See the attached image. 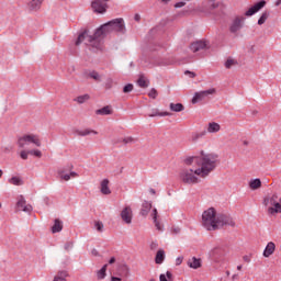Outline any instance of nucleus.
<instances>
[{
	"label": "nucleus",
	"instance_id": "338daca9",
	"mask_svg": "<svg viewBox=\"0 0 281 281\" xmlns=\"http://www.w3.org/2000/svg\"><path fill=\"white\" fill-rule=\"evenodd\" d=\"M92 254H93L94 256H98V250L93 249V250H92Z\"/></svg>",
	"mask_w": 281,
	"mask_h": 281
},
{
	"label": "nucleus",
	"instance_id": "39448f33",
	"mask_svg": "<svg viewBox=\"0 0 281 281\" xmlns=\"http://www.w3.org/2000/svg\"><path fill=\"white\" fill-rule=\"evenodd\" d=\"M180 180L182 183H187V186H194L199 183V173H196V169L186 168L180 171Z\"/></svg>",
	"mask_w": 281,
	"mask_h": 281
},
{
	"label": "nucleus",
	"instance_id": "7ed1b4c3",
	"mask_svg": "<svg viewBox=\"0 0 281 281\" xmlns=\"http://www.w3.org/2000/svg\"><path fill=\"white\" fill-rule=\"evenodd\" d=\"M111 32H119L120 34H124V32H126L124 19L117 18L101 25L94 32L93 37H89L90 42L92 43V46L95 47V49H102V40L106 34H111Z\"/></svg>",
	"mask_w": 281,
	"mask_h": 281
},
{
	"label": "nucleus",
	"instance_id": "6e6d98bb",
	"mask_svg": "<svg viewBox=\"0 0 281 281\" xmlns=\"http://www.w3.org/2000/svg\"><path fill=\"white\" fill-rule=\"evenodd\" d=\"M184 74H186V75H189L190 78H195V77H196V74H194V72H192V71H190V70H187Z\"/></svg>",
	"mask_w": 281,
	"mask_h": 281
},
{
	"label": "nucleus",
	"instance_id": "603ef678",
	"mask_svg": "<svg viewBox=\"0 0 281 281\" xmlns=\"http://www.w3.org/2000/svg\"><path fill=\"white\" fill-rule=\"evenodd\" d=\"M183 5H186V2L180 1L175 4V8H183Z\"/></svg>",
	"mask_w": 281,
	"mask_h": 281
},
{
	"label": "nucleus",
	"instance_id": "0e129e2a",
	"mask_svg": "<svg viewBox=\"0 0 281 281\" xmlns=\"http://www.w3.org/2000/svg\"><path fill=\"white\" fill-rule=\"evenodd\" d=\"M276 5L278 7V5H281V0H277L276 1Z\"/></svg>",
	"mask_w": 281,
	"mask_h": 281
},
{
	"label": "nucleus",
	"instance_id": "49530a36",
	"mask_svg": "<svg viewBox=\"0 0 281 281\" xmlns=\"http://www.w3.org/2000/svg\"><path fill=\"white\" fill-rule=\"evenodd\" d=\"M154 225L156 229H158V232H164V226L161 225V223H159V221L154 220Z\"/></svg>",
	"mask_w": 281,
	"mask_h": 281
},
{
	"label": "nucleus",
	"instance_id": "f3484780",
	"mask_svg": "<svg viewBox=\"0 0 281 281\" xmlns=\"http://www.w3.org/2000/svg\"><path fill=\"white\" fill-rule=\"evenodd\" d=\"M207 133L214 134V133H220L221 132V124L216 122H210L207 124L206 128Z\"/></svg>",
	"mask_w": 281,
	"mask_h": 281
},
{
	"label": "nucleus",
	"instance_id": "7c9ffc66",
	"mask_svg": "<svg viewBox=\"0 0 281 281\" xmlns=\"http://www.w3.org/2000/svg\"><path fill=\"white\" fill-rule=\"evenodd\" d=\"M87 76L88 78H92V80H95V82H102V75H100L95 70L88 72Z\"/></svg>",
	"mask_w": 281,
	"mask_h": 281
},
{
	"label": "nucleus",
	"instance_id": "13d9d810",
	"mask_svg": "<svg viewBox=\"0 0 281 281\" xmlns=\"http://www.w3.org/2000/svg\"><path fill=\"white\" fill-rule=\"evenodd\" d=\"M111 281H122V278H120V277H112Z\"/></svg>",
	"mask_w": 281,
	"mask_h": 281
},
{
	"label": "nucleus",
	"instance_id": "bb28decb",
	"mask_svg": "<svg viewBox=\"0 0 281 281\" xmlns=\"http://www.w3.org/2000/svg\"><path fill=\"white\" fill-rule=\"evenodd\" d=\"M67 276H69V273H67V271H65V270L58 271L56 273V276L54 277L53 281H67Z\"/></svg>",
	"mask_w": 281,
	"mask_h": 281
},
{
	"label": "nucleus",
	"instance_id": "2eb2a0df",
	"mask_svg": "<svg viewBox=\"0 0 281 281\" xmlns=\"http://www.w3.org/2000/svg\"><path fill=\"white\" fill-rule=\"evenodd\" d=\"M147 115L148 117H168L170 116V112H159V109L154 108Z\"/></svg>",
	"mask_w": 281,
	"mask_h": 281
},
{
	"label": "nucleus",
	"instance_id": "e433bc0d",
	"mask_svg": "<svg viewBox=\"0 0 281 281\" xmlns=\"http://www.w3.org/2000/svg\"><path fill=\"white\" fill-rule=\"evenodd\" d=\"M205 135V133H193L191 135V142H199V139H201V137H203Z\"/></svg>",
	"mask_w": 281,
	"mask_h": 281
},
{
	"label": "nucleus",
	"instance_id": "de8ad7c7",
	"mask_svg": "<svg viewBox=\"0 0 281 281\" xmlns=\"http://www.w3.org/2000/svg\"><path fill=\"white\" fill-rule=\"evenodd\" d=\"M64 248L66 249V251H69L70 249H74V243L72 241L66 243Z\"/></svg>",
	"mask_w": 281,
	"mask_h": 281
},
{
	"label": "nucleus",
	"instance_id": "412c9836",
	"mask_svg": "<svg viewBox=\"0 0 281 281\" xmlns=\"http://www.w3.org/2000/svg\"><path fill=\"white\" fill-rule=\"evenodd\" d=\"M77 135H79V137H87V135H98V132L91 128L78 130Z\"/></svg>",
	"mask_w": 281,
	"mask_h": 281
},
{
	"label": "nucleus",
	"instance_id": "b1692460",
	"mask_svg": "<svg viewBox=\"0 0 281 281\" xmlns=\"http://www.w3.org/2000/svg\"><path fill=\"white\" fill-rule=\"evenodd\" d=\"M150 210H153V204L150 202H144L140 210L142 216H148Z\"/></svg>",
	"mask_w": 281,
	"mask_h": 281
},
{
	"label": "nucleus",
	"instance_id": "6e6552de",
	"mask_svg": "<svg viewBox=\"0 0 281 281\" xmlns=\"http://www.w3.org/2000/svg\"><path fill=\"white\" fill-rule=\"evenodd\" d=\"M109 0H94L91 3V8L93 10V12H97V14H104V12H106V8H109V5L106 4Z\"/></svg>",
	"mask_w": 281,
	"mask_h": 281
},
{
	"label": "nucleus",
	"instance_id": "5701e85b",
	"mask_svg": "<svg viewBox=\"0 0 281 281\" xmlns=\"http://www.w3.org/2000/svg\"><path fill=\"white\" fill-rule=\"evenodd\" d=\"M249 188L250 190H259V188H262V181L259 178L252 179L249 181Z\"/></svg>",
	"mask_w": 281,
	"mask_h": 281
},
{
	"label": "nucleus",
	"instance_id": "052dcab7",
	"mask_svg": "<svg viewBox=\"0 0 281 281\" xmlns=\"http://www.w3.org/2000/svg\"><path fill=\"white\" fill-rule=\"evenodd\" d=\"M149 192H150V194H157V192L155 191V189H150Z\"/></svg>",
	"mask_w": 281,
	"mask_h": 281
},
{
	"label": "nucleus",
	"instance_id": "c9c22d12",
	"mask_svg": "<svg viewBox=\"0 0 281 281\" xmlns=\"http://www.w3.org/2000/svg\"><path fill=\"white\" fill-rule=\"evenodd\" d=\"M269 19V13L263 12L258 20V25H265L266 21Z\"/></svg>",
	"mask_w": 281,
	"mask_h": 281
},
{
	"label": "nucleus",
	"instance_id": "3c124183",
	"mask_svg": "<svg viewBox=\"0 0 281 281\" xmlns=\"http://www.w3.org/2000/svg\"><path fill=\"white\" fill-rule=\"evenodd\" d=\"M181 262H183V257H178L176 259V266L179 267V265H181Z\"/></svg>",
	"mask_w": 281,
	"mask_h": 281
},
{
	"label": "nucleus",
	"instance_id": "9d476101",
	"mask_svg": "<svg viewBox=\"0 0 281 281\" xmlns=\"http://www.w3.org/2000/svg\"><path fill=\"white\" fill-rule=\"evenodd\" d=\"M16 207L20 212H32L33 207L32 204H27V202H25V198H23V195H20L16 202Z\"/></svg>",
	"mask_w": 281,
	"mask_h": 281
},
{
	"label": "nucleus",
	"instance_id": "f03ea898",
	"mask_svg": "<svg viewBox=\"0 0 281 281\" xmlns=\"http://www.w3.org/2000/svg\"><path fill=\"white\" fill-rule=\"evenodd\" d=\"M224 225L234 227L236 223L229 215L217 214L215 207H210L202 213V227L207 229V232H216V229H221Z\"/></svg>",
	"mask_w": 281,
	"mask_h": 281
},
{
	"label": "nucleus",
	"instance_id": "393cba45",
	"mask_svg": "<svg viewBox=\"0 0 281 281\" xmlns=\"http://www.w3.org/2000/svg\"><path fill=\"white\" fill-rule=\"evenodd\" d=\"M91 100V95L89 94H81L74 99V102H77V104H85V102H89Z\"/></svg>",
	"mask_w": 281,
	"mask_h": 281
},
{
	"label": "nucleus",
	"instance_id": "c85d7f7f",
	"mask_svg": "<svg viewBox=\"0 0 281 281\" xmlns=\"http://www.w3.org/2000/svg\"><path fill=\"white\" fill-rule=\"evenodd\" d=\"M52 232L53 234H58L59 232H63V222L60 220H55Z\"/></svg>",
	"mask_w": 281,
	"mask_h": 281
},
{
	"label": "nucleus",
	"instance_id": "20e7f679",
	"mask_svg": "<svg viewBox=\"0 0 281 281\" xmlns=\"http://www.w3.org/2000/svg\"><path fill=\"white\" fill-rule=\"evenodd\" d=\"M18 146L19 148H25V146H30V144H33V146H36L37 148H41L43 144L41 143V136L36 134H24L18 138Z\"/></svg>",
	"mask_w": 281,
	"mask_h": 281
},
{
	"label": "nucleus",
	"instance_id": "dca6fc26",
	"mask_svg": "<svg viewBox=\"0 0 281 281\" xmlns=\"http://www.w3.org/2000/svg\"><path fill=\"white\" fill-rule=\"evenodd\" d=\"M187 265L190 269H201V258L191 257L188 259Z\"/></svg>",
	"mask_w": 281,
	"mask_h": 281
},
{
	"label": "nucleus",
	"instance_id": "4be33fe9",
	"mask_svg": "<svg viewBox=\"0 0 281 281\" xmlns=\"http://www.w3.org/2000/svg\"><path fill=\"white\" fill-rule=\"evenodd\" d=\"M269 214H281V201L274 203L268 209Z\"/></svg>",
	"mask_w": 281,
	"mask_h": 281
},
{
	"label": "nucleus",
	"instance_id": "ea45409f",
	"mask_svg": "<svg viewBox=\"0 0 281 281\" xmlns=\"http://www.w3.org/2000/svg\"><path fill=\"white\" fill-rule=\"evenodd\" d=\"M58 175L60 179H63L64 181H69V179H71L70 173H65L64 171H59Z\"/></svg>",
	"mask_w": 281,
	"mask_h": 281
},
{
	"label": "nucleus",
	"instance_id": "cd10ccee",
	"mask_svg": "<svg viewBox=\"0 0 281 281\" xmlns=\"http://www.w3.org/2000/svg\"><path fill=\"white\" fill-rule=\"evenodd\" d=\"M101 192L103 194H111V189L109 188V179H103L101 181Z\"/></svg>",
	"mask_w": 281,
	"mask_h": 281
},
{
	"label": "nucleus",
	"instance_id": "37998d69",
	"mask_svg": "<svg viewBox=\"0 0 281 281\" xmlns=\"http://www.w3.org/2000/svg\"><path fill=\"white\" fill-rule=\"evenodd\" d=\"M94 227L97 232H103L104 231V224L102 222H95Z\"/></svg>",
	"mask_w": 281,
	"mask_h": 281
},
{
	"label": "nucleus",
	"instance_id": "79ce46f5",
	"mask_svg": "<svg viewBox=\"0 0 281 281\" xmlns=\"http://www.w3.org/2000/svg\"><path fill=\"white\" fill-rule=\"evenodd\" d=\"M133 89H134L133 83H127L123 88V93H131V91H133Z\"/></svg>",
	"mask_w": 281,
	"mask_h": 281
},
{
	"label": "nucleus",
	"instance_id": "c03bdc74",
	"mask_svg": "<svg viewBox=\"0 0 281 281\" xmlns=\"http://www.w3.org/2000/svg\"><path fill=\"white\" fill-rule=\"evenodd\" d=\"M148 95L153 99V100H156L157 99V95H158V92L155 88H151L150 91L148 92Z\"/></svg>",
	"mask_w": 281,
	"mask_h": 281
},
{
	"label": "nucleus",
	"instance_id": "c756f323",
	"mask_svg": "<svg viewBox=\"0 0 281 281\" xmlns=\"http://www.w3.org/2000/svg\"><path fill=\"white\" fill-rule=\"evenodd\" d=\"M169 109L173 111V113H181L186 108L181 103H170Z\"/></svg>",
	"mask_w": 281,
	"mask_h": 281
},
{
	"label": "nucleus",
	"instance_id": "69168bd1",
	"mask_svg": "<svg viewBox=\"0 0 281 281\" xmlns=\"http://www.w3.org/2000/svg\"><path fill=\"white\" fill-rule=\"evenodd\" d=\"M162 3H170L171 0H160Z\"/></svg>",
	"mask_w": 281,
	"mask_h": 281
},
{
	"label": "nucleus",
	"instance_id": "6ab92c4d",
	"mask_svg": "<svg viewBox=\"0 0 281 281\" xmlns=\"http://www.w3.org/2000/svg\"><path fill=\"white\" fill-rule=\"evenodd\" d=\"M91 37L93 38V35H91ZM91 37L89 35H87V31H85L83 33L79 34V36L76 41V45H80L85 41V38H88L91 47H93L95 49V46H93V44L91 43V40H90Z\"/></svg>",
	"mask_w": 281,
	"mask_h": 281
},
{
	"label": "nucleus",
	"instance_id": "5fc2aeb1",
	"mask_svg": "<svg viewBox=\"0 0 281 281\" xmlns=\"http://www.w3.org/2000/svg\"><path fill=\"white\" fill-rule=\"evenodd\" d=\"M113 79H108V83H105L106 89H111Z\"/></svg>",
	"mask_w": 281,
	"mask_h": 281
},
{
	"label": "nucleus",
	"instance_id": "a211bd4d",
	"mask_svg": "<svg viewBox=\"0 0 281 281\" xmlns=\"http://www.w3.org/2000/svg\"><path fill=\"white\" fill-rule=\"evenodd\" d=\"M43 1L44 0H31L27 4L29 7V10H32V11H37V10H41V5H43Z\"/></svg>",
	"mask_w": 281,
	"mask_h": 281
},
{
	"label": "nucleus",
	"instance_id": "864d4df0",
	"mask_svg": "<svg viewBox=\"0 0 281 281\" xmlns=\"http://www.w3.org/2000/svg\"><path fill=\"white\" fill-rule=\"evenodd\" d=\"M157 209H154L153 210V213H151V216H153V221H156L157 220Z\"/></svg>",
	"mask_w": 281,
	"mask_h": 281
},
{
	"label": "nucleus",
	"instance_id": "58836bf2",
	"mask_svg": "<svg viewBox=\"0 0 281 281\" xmlns=\"http://www.w3.org/2000/svg\"><path fill=\"white\" fill-rule=\"evenodd\" d=\"M1 150L4 155H9V153H12V150H14V147L12 145H8L1 147Z\"/></svg>",
	"mask_w": 281,
	"mask_h": 281
},
{
	"label": "nucleus",
	"instance_id": "8fccbe9b",
	"mask_svg": "<svg viewBox=\"0 0 281 281\" xmlns=\"http://www.w3.org/2000/svg\"><path fill=\"white\" fill-rule=\"evenodd\" d=\"M244 262H251V256L246 255L243 257Z\"/></svg>",
	"mask_w": 281,
	"mask_h": 281
},
{
	"label": "nucleus",
	"instance_id": "473e14b6",
	"mask_svg": "<svg viewBox=\"0 0 281 281\" xmlns=\"http://www.w3.org/2000/svg\"><path fill=\"white\" fill-rule=\"evenodd\" d=\"M106 267L109 265H104L98 272H97V278L98 280H104L106 278Z\"/></svg>",
	"mask_w": 281,
	"mask_h": 281
},
{
	"label": "nucleus",
	"instance_id": "aec40b11",
	"mask_svg": "<svg viewBox=\"0 0 281 281\" xmlns=\"http://www.w3.org/2000/svg\"><path fill=\"white\" fill-rule=\"evenodd\" d=\"M113 110H111V105H105L99 110H95V115H112Z\"/></svg>",
	"mask_w": 281,
	"mask_h": 281
},
{
	"label": "nucleus",
	"instance_id": "680f3d73",
	"mask_svg": "<svg viewBox=\"0 0 281 281\" xmlns=\"http://www.w3.org/2000/svg\"><path fill=\"white\" fill-rule=\"evenodd\" d=\"M243 270V265L237 266V271H241Z\"/></svg>",
	"mask_w": 281,
	"mask_h": 281
},
{
	"label": "nucleus",
	"instance_id": "a19ab883",
	"mask_svg": "<svg viewBox=\"0 0 281 281\" xmlns=\"http://www.w3.org/2000/svg\"><path fill=\"white\" fill-rule=\"evenodd\" d=\"M234 65H236V60H234V59H227L225 61L226 69H232V67H234Z\"/></svg>",
	"mask_w": 281,
	"mask_h": 281
},
{
	"label": "nucleus",
	"instance_id": "f704fd0d",
	"mask_svg": "<svg viewBox=\"0 0 281 281\" xmlns=\"http://www.w3.org/2000/svg\"><path fill=\"white\" fill-rule=\"evenodd\" d=\"M159 280H160V281H173V280H172V272L167 271L166 274H164V273L160 274V276H159Z\"/></svg>",
	"mask_w": 281,
	"mask_h": 281
},
{
	"label": "nucleus",
	"instance_id": "9b49d317",
	"mask_svg": "<svg viewBox=\"0 0 281 281\" xmlns=\"http://www.w3.org/2000/svg\"><path fill=\"white\" fill-rule=\"evenodd\" d=\"M265 5H267V1L261 0V1L257 2L255 5H252L249 10H247L245 15L254 16V14H256V12H260V10H262V8H265Z\"/></svg>",
	"mask_w": 281,
	"mask_h": 281
},
{
	"label": "nucleus",
	"instance_id": "a18cd8bd",
	"mask_svg": "<svg viewBox=\"0 0 281 281\" xmlns=\"http://www.w3.org/2000/svg\"><path fill=\"white\" fill-rule=\"evenodd\" d=\"M134 142H137V139H135L132 136H127V137L123 138L124 144H134Z\"/></svg>",
	"mask_w": 281,
	"mask_h": 281
},
{
	"label": "nucleus",
	"instance_id": "e2e57ef3",
	"mask_svg": "<svg viewBox=\"0 0 281 281\" xmlns=\"http://www.w3.org/2000/svg\"><path fill=\"white\" fill-rule=\"evenodd\" d=\"M243 144H244V146H249V142L248 140H244Z\"/></svg>",
	"mask_w": 281,
	"mask_h": 281
},
{
	"label": "nucleus",
	"instance_id": "423d86ee",
	"mask_svg": "<svg viewBox=\"0 0 281 281\" xmlns=\"http://www.w3.org/2000/svg\"><path fill=\"white\" fill-rule=\"evenodd\" d=\"M245 27V16H236L229 24L231 34H238Z\"/></svg>",
	"mask_w": 281,
	"mask_h": 281
},
{
	"label": "nucleus",
	"instance_id": "4c0bfd02",
	"mask_svg": "<svg viewBox=\"0 0 281 281\" xmlns=\"http://www.w3.org/2000/svg\"><path fill=\"white\" fill-rule=\"evenodd\" d=\"M29 155H33L34 157H43V153L40 149H31L29 150Z\"/></svg>",
	"mask_w": 281,
	"mask_h": 281
},
{
	"label": "nucleus",
	"instance_id": "ddd939ff",
	"mask_svg": "<svg viewBox=\"0 0 281 281\" xmlns=\"http://www.w3.org/2000/svg\"><path fill=\"white\" fill-rule=\"evenodd\" d=\"M206 47H207V44H205V42L198 41V42H194L191 44L190 49H191V52L196 54V52H201L202 49H205Z\"/></svg>",
	"mask_w": 281,
	"mask_h": 281
},
{
	"label": "nucleus",
	"instance_id": "1a4fd4ad",
	"mask_svg": "<svg viewBox=\"0 0 281 281\" xmlns=\"http://www.w3.org/2000/svg\"><path fill=\"white\" fill-rule=\"evenodd\" d=\"M121 218L126 225H131L133 223V209L125 206L121 212Z\"/></svg>",
	"mask_w": 281,
	"mask_h": 281
},
{
	"label": "nucleus",
	"instance_id": "a878e982",
	"mask_svg": "<svg viewBox=\"0 0 281 281\" xmlns=\"http://www.w3.org/2000/svg\"><path fill=\"white\" fill-rule=\"evenodd\" d=\"M166 259V251L164 250H158L156 254L155 262L156 265H161L164 263V260Z\"/></svg>",
	"mask_w": 281,
	"mask_h": 281
},
{
	"label": "nucleus",
	"instance_id": "f8f14e48",
	"mask_svg": "<svg viewBox=\"0 0 281 281\" xmlns=\"http://www.w3.org/2000/svg\"><path fill=\"white\" fill-rule=\"evenodd\" d=\"M281 201L280 195H278V193H273L271 195H268L263 199V205H266V207H271L274 203Z\"/></svg>",
	"mask_w": 281,
	"mask_h": 281
},
{
	"label": "nucleus",
	"instance_id": "774afa93",
	"mask_svg": "<svg viewBox=\"0 0 281 281\" xmlns=\"http://www.w3.org/2000/svg\"><path fill=\"white\" fill-rule=\"evenodd\" d=\"M212 8H213V9H216V8H218V4L213 3V4H212Z\"/></svg>",
	"mask_w": 281,
	"mask_h": 281
},
{
	"label": "nucleus",
	"instance_id": "09e8293b",
	"mask_svg": "<svg viewBox=\"0 0 281 281\" xmlns=\"http://www.w3.org/2000/svg\"><path fill=\"white\" fill-rule=\"evenodd\" d=\"M29 155H30V151L22 150V151L20 153L21 159H24V160L27 159Z\"/></svg>",
	"mask_w": 281,
	"mask_h": 281
},
{
	"label": "nucleus",
	"instance_id": "f257e3e1",
	"mask_svg": "<svg viewBox=\"0 0 281 281\" xmlns=\"http://www.w3.org/2000/svg\"><path fill=\"white\" fill-rule=\"evenodd\" d=\"M187 166H192L195 164L198 168L195 172L199 177L205 178L210 176V172L216 169V164H218V156L215 154H207L205 151H200L198 156H190L184 159Z\"/></svg>",
	"mask_w": 281,
	"mask_h": 281
},
{
	"label": "nucleus",
	"instance_id": "4468645a",
	"mask_svg": "<svg viewBox=\"0 0 281 281\" xmlns=\"http://www.w3.org/2000/svg\"><path fill=\"white\" fill-rule=\"evenodd\" d=\"M274 252H276V244L273 241H270L267 244L263 250V258H270V256H273Z\"/></svg>",
	"mask_w": 281,
	"mask_h": 281
},
{
	"label": "nucleus",
	"instance_id": "0eeeda50",
	"mask_svg": "<svg viewBox=\"0 0 281 281\" xmlns=\"http://www.w3.org/2000/svg\"><path fill=\"white\" fill-rule=\"evenodd\" d=\"M214 93H216L215 88L195 92L192 98V104H199V102H203V100H205V98H207L209 95H214Z\"/></svg>",
	"mask_w": 281,
	"mask_h": 281
},
{
	"label": "nucleus",
	"instance_id": "2f4dec72",
	"mask_svg": "<svg viewBox=\"0 0 281 281\" xmlns=\"http://www.w3.org/2000/svg\"><path fill=\"white\" fill-rule=\"evenodd\" d=\"M150 83V81H148V79H146V77L140 76L137 80V85L138 87H140L142 89H146L148 88V85Z\"/></svg>",
	"mask_w": 281,
	"mask_h": 281
},
{
	"label": "nucleus",
	"instance_id": "72a5a7b5",
	"mask_svg": "<svg viewBox=\"0 0 281 281\" xmlns=\"http://www.w3.org/2000/svg\"><path fill=\"white\" fill-rule=\"evenodd\" d=\"M9 183H11V186H23V179H21V177L14 176L9 179Z\"/></svg>",
	"mask_w": 281,
	"mask_h": 281
},
{
	"label": "nucleus",
	"instance_id": "4d7b16f0",
	"mask_svg": "<svg viewBox=\"0 0 281 281\" xmlns=\"http://www.w3.org/2000/svg\"><path fill=\"white\" fill-rule=\"evenodd\" d=\"M69 175H70V179H71V178H72V179H76V177H78V173L75 172V171L70 172Z\"/></svg>",
	"mask_w": 281,
	"mask_h": 281
},
{
	"label": "nucleus",
	"instance_id": "bf43d9fd",
	"mask_svg": "<svg viewBox=\"0 0 281 281\" xmlns=\"http://www.w3.org/2000/svg\"><path fill=\"white\" fill-rule=\"evenodd\" d=\"M115 262V257H112L110 260H109V265H113Z\"/></svg>",
	"mask_w": 281,
	"mask_h": 281
}]
</instances>
